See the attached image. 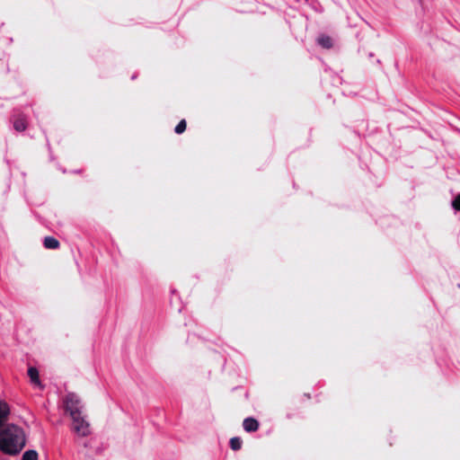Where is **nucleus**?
<instances>
[{
	"label": "nucleus",
	"mask_w": 460,
	"mask_h": 460,
	"mask_svg": "<svg viewBox=\"0 0 460 460\" xmlns=\"http://www.w3.org/2000/svg\"><path fill=\"white\" fill-rule=\"evenodd\" d=\"M28 376L31 379V384L40 388H43V385L40 379L39 370L35 367H30L28 368Z\"/></svg>",
	"instance_id": "423d86ee"
},
{
	"label": "nucleus",
	"mask_w": 460,
	"mask_h": 460,
	"mask_svg": "<svg viewBox=\"0 0 460 460\" xmlns=\"http://www.w3.org/2000/svg\"><path fill=\"white\" fill-rule=\"evenodd\" d=\"M452 205L456 210L460 211V195L454 199Z\"/></svg>",
	"instance_id": "ddd939ff"
},
{
	"label": "nucleus",
	"mask_w": 460,
	"mask_h": 460,
	"mask_svg": "<svg viewBox=\"0 0 460 460\" xmlns=\"http://www.w3.org/2000/svg\"><path fill=\"white\" fill-rule=\"evenodd\" d=\"M39 456L35 450H27L23 453L22 460H38Z\"/></svg>",
	"instance_id": "9b49d317"
},
{
	"label": "nucleus",
	"mask_w": 460,
	"mask_h": 460,
	"mask_svg": "<svg viewBox=\"0 0 460 460\" xmlns=\"http://www.w3.org/2000/svg\"><path fill=\"white\" fill-rule=\"evenodd\" d=\"M65 409L71 417L83 413V405L79 396L74 393L68 394L65 399Z\"/></svg>",
	"instance_id": "f03ea898"
},
{
	"label": "nucleus",
	"mask_w": 460,
	"mask_h": 460,
	"mask_svg": "<svg viewBox=\"0 0 460 460\" xmlns=\"http://www.w3.org/2000/svg\"><path fill=\"white\" fill-rule=\"evenodd\" d=\"M25 445V433L20 427L10 424L0 430V450L4 454L16 456Z\"/></svg>",
	"instance_id": "f257e3e1"
},
{
	"label": "nucleus",
	"mask_w": 460,
	"mask_h": 460,
	"mask_svg": "<svg viewBox=\"0 0 460 460\" xmlns=\"http://www.w3.org/2000/svg\"><path fill=\"white\" fill-rule=\"evenodd\" d=\"M28 121L27 116L22 112H18L13 115V128L16 131L22 132L27 128Z\"/></svg>",
	"instance_id": "20e7f679"
},
{
	"label": "nucleus",
	"mask_w": 460,
	"mask_h": 460,
	"mask_svg": "<svg viewBox=\"0 0 460 460\" xmlns=\"http://www.w3.org/2000/svg\"><path fill=\"white\" fill-rule=\"evenodd\" d=\"M259 422L256 419L249 417L243 420V427L246 432H255L259 429Z\"/></svg>",
	"instance_id": "39448f33"
},
{
	"label": "nucleus",
	"mask_w": 460,
	"mask_h": 460,
	"mask_svg": "<svg viewBox=\"0 0 460 460\" xmlns=\"http://www.w3.org/2000/svg\"><path fill=\"white\" fill-rule=\"evenodd\" d=\"M44 247L47 249H58L60 245L58 239L52 236H47L43 241Z\"/></svg>",
	"instance_id": "6e6552de"
},
{
	"label": "nucleus",
	"mask_w": 460,
	"mask_h": 460,
	"mask_svg": "<svg viewBox=\"0 0 460 460\" xmlns=\"http://www.w3.org/2000/svg\"><path fill=\"white\" fill-rule=\"evenodd\" d=\"M9 406L6 402H0V429L6 421L9 415Z\"/></svg>",
	"instance_id": "0eeeda50"
},
{
	"label": "nucleus",
	"mask_w": 460,
	"mask_h": 460,
	"mask_svg": "<svg viewBox=\"0 0 460 460\" xmlns=\"http://www.w3.org/2000/svg\"><path fill=\"white\" fill-rule=\"evenodd\" d=\"M317 41L325 49H330L332 46V39L329 36H321L318 38Z\"/></svg>",
	"instance_id": "1a4fd4ad"
},
{
	"label": "nucleus",
	"mask_w": 460,
	"mask_h": 460,
	"mask_svg": "<svg viewBox=\"0 0 460 460\" xmlns=\"http://www.w3.org/2000/svg\"><path fill=\"white\" fill-rule=\"evenodd\" d=\"M242 445H243V441L239 437H234L230 439V447L234 451H237V450L241 449Z\"/></svg>",
	"instance_id": "9d476101"
},
{
	"label": "nucleus",
	"mask_w": 460,
	"mask_h": 460,
	"mask_svg": "<svg viewBox=\"0 0 460 460\" xmlns=\"http://www.w3.org/2000/svg\"><path fill=\"white\" fill-rule=\"evenodd\" d=\"M72 429L80 437H87L91 434L90 424L85 420L83 413L72 416Z\"/></svg>",
	"instance_id": "7ed1b4c3"
},
{
	"label": "nucleus",
	"mask_w": 460,
	"mask_h": 460,
	"mask_svg": "<svg viewBox=\"0 0 460 460\" xmlns=\"http://www.w3.org/2000/svg\"><path fill=\"white\" fill-rule=\"evenodd\" d=\"M187 128V122L185 119H181L174 128L176 134H182Z\"/></svg>",
	"instance_id": "f8f14e48"
}]
</instances>
